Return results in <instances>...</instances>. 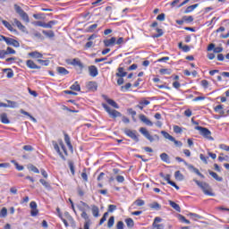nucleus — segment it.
Listing matches in <instances>:
<instances>
[{"label": "nucleus", "instance_id": "obj_11", "mask_svg": "<svg viewBox=\"0 0 229 229\" xmlns=\"http://www.w3.org/2000/svg\"><path fill=\"white\" fill-rule=\"evenodd\" d=\"M139 118L141 123H144V124H146V126H153V122H151V120H149L146 115L140 114Z\"/></svg>", "mask_w": 229, "mask_h": 229}, {"label": "nucleus", "instance_id": "obj_26", "mask_svg": "<svg viewBox=\"0 0 229 229\" xmlns=\"http://www.w3.org/2000/svg\"><path fill=\"white\" fill-rule=\"evenodd\" d=\"M161 135H163V137H165V139H167L170 141L174 140V137H173L171 134H169L165 131H161Z\"/></svg>", "mask_w": 229, "mask_h": 229}, {"label": "nucleus", "instance_id": "obj_8", "mask_svg": "<svg viewBox=\"0 0 229 229\" xmlns=\"http://www.w3.org/2000/svg\"><path fill=\"white\" fill-rule=\"evenodd\" d=\"M30 207L31 208L30 210V216L32 217H37V216H38V208H37V202L35 201H31L30 203Z\"/></svg>", "mask_w": 229, "mask_h": 229}, {"label": "nucleus", "instance_id": "obj_60", "mask_svg": "<svg viewBox=\"0 0 229 229\" xmlns=\"http://www.w3.org/2000/svg\"><path fill=\"white\" fill-rule=\"evenodd\" d=\"M201 85L204 89H208V81L207 80H202L201 81Z\"/></svg>", "mask_w": 229, "mask_h": 229}, {"label": "nucleus", "instance_id": "obj_56", "mask_svg": "<svg viewBox=\"0 0 229 229\" xmlns=\"http://www.w3.org/2000/svg\"><path fill=\"white\" fill-rule=\"evenodd\" d=\"M5 52L7 53V55H15V50L10 47H7Z\"/></svg>", "mask_w": 229, "mask_h": 229}, {"label": "nucleus", "instance_id": "obj_25", "mask_svg": "<svg viewBox=\"0 0 229 229\" xmlns=\"http://www.w3.org/2000/svg\"><path fill=\"white\" fill-rule=\"evenodd\" d=\"M198 6H199V4H195L193 5H190L186 8V10L184 11V13H191V12H194V10H196V8H198Z\"/></svg>", "mask_w": 229, "mask_h": 229}, {"label": "nucleus", "instance_id": "obj_23", "mask_svg": "<svg viewBox=\"0 0 229 229\" xmlns=\"http://www.w3.org/2000/svg\"><path fill=\"white\" fill-rule=\"evenodd\" d=\"M70 65H77L78 67L83 68V64L79 59H73L71 62H68Z\"/></svg>", "mask_w": 229, "mask_h": 229}, {"label": "nucleus", "instance_id": "obj_31", "mask_svg": "<svg viewBox=\"0 0 229 229\" xmlns=\"http://www.w3.org/2000/svg\"><path fill=\"white\" fill-rule=\"evenodd\" d=\"M106 103H108V105H110L111 106H113V108H119V105L116 104L113 99L110 98H105Z\"/></svg>", "mask_w": 229, "mask_h": 229}, {"label": "nucleus", "instance_id": "obj_6", "mask_svg": "<svg viewBox=\"0 0 229 229\" xmlns=\"http://www.w3.org/2000/svg\"><path fill=\"white\" fill-rule=\"evenodd\" d=\"M2 40H4V42L7 44V46H13V47H20L21 43L17 41L16 39H13L12 38H7L4 36H1Z\"/></svg>", "mask_w": 229, "mask_h": 229}, {"label": "nucleus", "instance_id": "obj_19", "mask_svg": "<svg viewBox=\"0 0 229 229\" xmlns=\"http://www.w3.org/2000/svg\"><path fill=\"white\" fill-rule=\"evenodd\" d=\"M91 212L94 217H99V208L98 206H91Z\"/></svg>", "mask_w": 229, "mask_h": 229}, {"label": "nucleus", "instance_id": "obj_21", "mask_svg": "<svg viewBox=\"0 0 229 229\" xmlns=\"http://www.w3.org/2000/svg\"><path fill=\"white\" fill-rule=\"evenodd\" d=\"M57 72H59L61 76H67V74H69V71L62 66L57 67Z\"/></svg>", "mask_w": 229, "mask_h": 229}, {"label": "nucleus", "instance_id": "obj_51", "mask_svg": "<svg viewBox=\"0 0 229 229\" xmlns=\"http://www.w3.org/2000/svg\"><path fill=\"white\" fill-rule=\"evenodd\" d=\"M159 72L160 74H171L172 71L171 69H160Z\"/></svg>", "mask_w": 229, "mask_h": 229}, {"label": "nucleus", "instance_id": "obj_16", "mask_svg": "<svg viewBox=\"0 0 229 229\" xmlns=\"http://www.w3.org/2000/svg\"><path fill=\"white\" fill-rule=\"evenodd\" d=\"M2 24H4V26L6 27L7 30H9V31H12L13 33H17V30H15L13 26H12V24H10V22H8L7 21L3 20Z\"/></svg>", "mask_w": 229, "mask_h": 229}, {"label": "nucleus", "instance_id": "obj_38", "mask_svg": "<svg viewBox=\"0 0 229 229\" xmlns=\"http://www.w3.org/2000/svg\"><path fill=\"white\" fill-rule=\"evenodd\" d=\"M28 169L30 171H32V173H36V174H38V173H40V171L38 170V168H37V166L33 165H28Z\"/></svg>", "mask_w": 229, "mask_h": 229}, {"label": "nucleus", "instance_id": "obj_14", "mask_svg": "<svg viewBox=\"0 0 229 229\" xmlns=\"http://www.w3.org/2000/svg\"><path fill=\"white\" fill-rule=\"evenodd\" d=\"M188 169L190 171H192L193 173H195V174H197L198 176H199L200 178H205V175H203L199 170L196 167H194V165H188Z\"/></svg>", "mask_w": 229, "mask_h": 229}, {"label": "nucleus", "instance_id": "obj_62", "mask_svg": "<svg viewBox=\"0 0 229 229\" xmlns=\"http://www.w3.org/2000/svg\"><path fill=\"white\" fill-rule=\"evenodd\" d=\"M6 55H8L6 50H1L0 51V58L1 59L6 58Z\"/></svg>", "mask_w": 229, "mask_h": 229}, {"label": "nucleus", "instance_id": "obj_33", "mask_svg": "<svg viewBox=\"0 0 229 229\" xmlns=\"http://www.w3.org/2000/svg\"><path fill=\"white\" fill-rule=\"evenodd\" d=\"M7 108H17L19 106V104L15 101L7 100Z\"/></svg>", "mask_w": 229, "mask_h": 229}, {"label": "nucleus", "instance_id": "obj_49", "mask_svg": "<svg viewBox=\"0 0 229 229\" xmlns=\"http://www.w3.org/2000/svg\"><path fill=\"white\" fill-rule=\"evenodd\" d=\"M171 142L174 143V145L177 148H182L183 146V143H182V141L176 140V139L174 138V140H172Z\"/></svg>", "mask_w": 229, "mask_h": 229}, {"label": "nucleus", "instance_id": "obj_48", "mask_svg": "<svg viewBox=\"0 0 229 229\" xmlns=\"http://www.w3.org/2000/svg\"><path fill=\"white\" fill-rule=\"evenodd\" d=\"M215 112L217 114H223V105H218L215 107Z\"/></svg>", "mask_w": 229, "mask_h": 229}, {"label": "nucleus", "instance_id": "obj_15", "mask_svg": "<svg viewBox=\"0 0 229 229\" xmlns=\"http://www.w3.org/2000/svg\"><path fill=\"white\" fill-rule=\"evenodd\" d=\"M26 65L29 69H41V67L37 65L33 60H27Z\"/></svg>", "mask_w": 229, "mask_h": 229}, {"label": "nucleus", "instance_id": "obj_32", "mask_svg": "<svg viewBox=\"0 0 229 229\" xmlns=\"http://www.w3.org/2000/svg\"><path fill=\"white\" fill-rule=\"evenodd\" d=\"M64 141L66 143V146H68L69 149H72V144H71V138L68 134L64 135Z\"/></svg>", "mask_w": 229, "mask_h": 229}, {"label": "nucleus", "instance_id": "obj_59", "mask_svg": "<svg viewBox=\"0 0 229 229\" xmlns=\"http://www.w3.org/2000/svg\"><path fill=\"white\" fill-rule=\"evenodd\" d=\"M220 149H223L224 151H229V146L225 144H220L219 145Z\"/></svg>", "mask_w": 229, "mask_h": 229}, {"label": "nucleus", "instance_id": "obj_5", "mask_svg": "<svg viewBox=\"0 0 229 229\" xmlns=\"http://www.w3.org/2000/svg\"><path fill=\"white\" fill-rule=\"evenodd\" d=\"M195 130H198L200 135H202V137H205V139H208V140H214V138L210 136L212 135V132L210 131V130L201 126L195 127Z\"/></svg>", "mask_w": 229, "mask_h": 229}, {"label": "nucleus", "instance_id": "obj_58", "mask_svg": "<svg viewBox=\"0 0 229 229\" xmlns=\"http://www.w3.org/2000/svg\"><path fill=\"white\" fill-rule=\"evenodd\" d=\"M115 210H117V206H115V205H109L108 206V212H114Z\"/></svg>", "mask_w": 229, "mask_h": 229}, {"label": "nucleus", "instance_id": "obj_61", "mask_svg": "<svg viewBox=\"0 0 229 229\" xmlns=\"http://www.w3.org/2000/svg\"><path fill=\"white\" fill-rule=\"evenodd\" d=\"M24 151H33V147L30 145H25L23 146Z\"/></svg>", "mask_w": 229, "mask_h": 229}, {"label": "nucleus", "instance_id": "obj_45", "mask_svg": "<svg viewBox=\"0 0 229 229\" xmlns=\"http://www.w3.org/2000/svg\"><path fill=\"white\" fill-rule=\"evenodd\" d=\"M68 165H69V168H70V171H71L72 174L74 176V174H75L74 163L72 161H69Z\"/></svg>", "mask_w": 229, "mask_h": 229}, {"label": "nucleus", "instance_id": "obj_39", "mask_svg": "<svg viewBox=\"0 0 229 229\" xmlns=\"http://www.w3.org/2000/svg\"><path fill=\"white\" fill-rule=\"evenodd\" d=\"M178 219L179 221H182V223H185L186 225H191V221L187 220V218H185V216H183L182 215H178Z\"/></svg>", "mask_w": 229, "mask_h": 229}, {"label": "nucleus", "instance_id": "obj_20", "mask_svg": "<svg viewBox=\"0 0 229 229\" xmlns=\"http://www.w3.org/2000/svg\"><path fill=\"white\" fill-rule=\"evenodd\" d=\"M160 158L163 162H165V164H171V159H169V155H167V153L160 154Z\"/></svg>", "mask_w": 229, "mask_h": 229}, {"label": "nucleus", "instance_id": "obj_37", "mask_svg": "<svg viewBox=\"0 0 229 229\" xmlns=\"http://www.w3.org/2000/svg\"><path fill=\"white\" fill-rule=\"evenodd\" d=\"M150 208H153L154 210H160L162 208V206L158 204V202H153L149 205Z\"/></svg>", "mask_w": 229, "mask_h": 229}, {"label": "nucleus", "instance_id": "obj_40", "mask_svg": "<svg viewBox=\"0 0 229 229\" xmlns=\"http://www.w3.org/2000/svg\"><path fill=\"white\" fill-rule=\"evenodd\" d=\"M175 179H177L179 182H182L183 180V174H182V172L176 171L174 174Z\"/></svg>", "mask_w": 229, "mask_h": 229}, {"label": "nucleus", "instance_id": "obj_9", "mask_svg": "<svg viewBox=\"0 0 229 229\" xmlns=\"http://www.w3.org/2000/svg\"><path fill=\"white\" fill-rule=\"evenodd\" d=\"M13 23L18 28V30H20V31H21L22 33H28L26 26H24L22 22H21V21L17 20V18L13 19Z\"/></svg>", "mask_w": 229, "mask_h": 229}, {"label": "nucleus", "instance_id": "obj_27", "mask_svg": "<svg viewBox=\"0 0 229 229\" xmlns=\"http://www.w3.org/2000/svg\"><path fill=\"white\" fill-rule=\"evenodd\" d=\"M125 224L127 225V227L131 229L133 226H135V222L131 218H126Z\"/></svg>", "mask_w": 229, "mask_h": 229}, {"label": "nucleus", "instance_id": "obj_1", "mask_svg": "<svg viewBox=\"0 0 229 229\" xmlns=\"http://www.w3.org/2000/svg\"><path fill=\"white\" fill-rule=\"evenodd\" d=\"M194 182L199 188L202 189L206 196H216V193L212 192V189L210 188V185H208V183L199 182L198 180H194Z\"/></svg>", "mask_w": 229, "mask_h": 229}, {"label": "nucleus", "instance_id": "obj_43", "mask_svg": "<svg viewBox=\"0 0 229 229\" xmlns=\"http://www.w3.org/2000/svg\"><path fill=\"white\" fill-rule=\"evenodd\" d=\"M130 89H131V83H127L121 87L122 92H126V90H130Z\"/></svg>", "mask_w": 229, "mask_h": 229}, {"label": "nucleus", "instance_id": "obj_50", "mask_svg": "<svg viewBox=\"0 0 229 229\" xmlns=\"http://www.w3.org/2000/svg\"><path fill=\"white\" fill-rule=\"evenodd\" d=\"M164 228H165L164 224L153 223V229H164Z\"/></svg>", "mask_w": 229, "mask_h": 229}, {"label": "nucleus", "instance_id": "obj_53", "mask_svg": "<svg viewBox=\"0 0 229 229\" xmlns=\"http://www.w3.org/2000/svg\"><path fill=\"white\" fill-rule=\"evenodd\" d=\"M116 228L117 229H124V222L123 221L117 222Z\"/></svg>", "mask_w": 229, "mask_h": 229}, {"label": "nucleus", "instance_id": "obj_30", "mask_svg": "<svg viewBox=\"0 0 229 229\" xmlns=\"http://www.w3.org/2000/svg\"><path fill=\"white\" fill-rule=\"evenodd\" d=\"M71 90H75L76 92H80L81 90V88L80 87L78 81H75L71 87Z\"/></svg>", "mask_w": 229, "mask_h": 229}, {"label": "nucleus", "instance_id": "obj_29", "mask_svg": "<svg viewBox=\"0 0 229 229\" xmlns=\"http://www.w3.org/2000/svg\"><path fill=\"white\" fill-rule=\"evenodd\" d=\"M157 34H154L152 37L153 38H160L162 35H164V30L162 29H156Z\"/></svg>", "mask_w": 229, "mask_h": 229}, {"label": "nucleus", "instance_id": "obj_36", "mask_svg": "<svg viewBox=\"0 0 229 229\" xmlns=\"http://www.w3.org/2000/svg\"><path fill=\"white\" fill-rule=\"evenodd\" d=\"M133 205H136V207H144L146 202L143 199H138L133 202Z\"/></svg>", "mask_w": 229, "mask_h": 229}, {"label": "nucleus", "instance_id": "obj_55", "mask_svg": "<svg viewBox=\"0 0 229 229\" xmlns=\"http://www.w3.org/2000/svg\"><path fill=\"white\" fill-rule=\"evenodd\" d=\"M157 20L160 21L161 22H163V21H165V13H161V14L157 15Z\"/></svg>", "mask_w": 229, "mask_h": 229}, {"label": "nucleus", "instance_id": "obj_7", "mask_svg": "<svg viewBox=\"0 0 229 229\" xmlns=\"http://www.w3.org/2000/svg\"><path fill=\"white\" fill-rule=\"evenodd\" d=\"M124 133L125 135H127V137H130V139H132V140H134L135 142H139V136H137V131L125 129Z\"/></svg>", "mask_w": 229, "mask_h": 229}, {"label": "nucleus", "instance_id": "obj_12", "mask_svg": "<svg viewBox=\"0 0 229 229\" xmlns=\"http://www.w3.org/2000/svg\"><path fill=\"white\" fill-rule=\"evenodd\" d=\"M52 144H53L54 149H55L59 157H61L63 160H65V156L62 154V151H60V146H58V143L56 141H52Z\"/></svg>", "mask_w": 229, "mask_h": 229}, {"label": "nucleus", "instance_id": "obj_22", "mask_svg": "<svg viewBox=\"0 0 229 229\" xmlns=\"http://www.w3.org/2000/svg\"><path fill=\"white\" fill-rule=\"evenodd\" d=\"M126 74H128V72H124V68H123V67L118 68V72H116V76L118 78H124V76H126Z\"/></svg>", "mask_w": 229, "mask_h": 229}, {"label": "nucleus", "instance_id": "obj_10", "mask_svg": "<svg viewBox=\"0 0 229 229\" xmlns=\"http://www.w3.org/2000/svg\"><path fill=\"white\" fill-rule=\"evenodd\" d=\"M116 41H117V38H115V37H113L109 39H105L104 46L105 47H114V46H115Z\"/></svg>", "mask_w": 229, "mask_h": 229}, {"label": "nucleus", "instance_id": "obj_41", "mask_svg": "<svg viewBox=\"0 0 229 229\" xmlns=\"http://www.w3.org/2000/svg\"><path fill=\"white\" fill-rule=\"evenodd\" d=\"M114 223H115V217L110 216L107 222L108 228H112V226H114Z\"/></svg>", "mask_w": 229, "mask_h": 229}, {"label": "nucleus", "instance_id": "obj_18", "mask_svg": "<svg viewBox=\"0 0 229 229\" xmlns=\"http://www.w3.org/2000/svg\"><path fill=\"white\" fill-rule=\"evenodd\" d=\"M0 119L3 124H10V120L8 119V114H6V113L1 114Z\"/></svg>", "mask_w": 229, "mask_h": 229}, {"label": "nucleus", "instance_id": "obj_63", "mask_svg": "<svg viewBox=\"0 0 229 229\" xmlns=\"http://www.w3.org/2000/svg\"><path fill=\"white\" fill-rule=\"evenodd\" d=\"M151 102L149 100H141L140 101V105H142L143 106H148V105H150Z\"/></svg>", "mask_w": 229, "mask_h": 229}, {"label": "nucleus", "instance_id": "obj_47", "mask_svg": "<svg viewBox=\"0 0 229 229\" xmlns=\"http://www.w3.org/2000/svg\"><path fill=\"white\" fill-rule=\"evenodd\" d=\"M37 62L38 64H40L41 65H45L46 67H47V65H49V61H47V60L38 59Z\"/></svg>", "mask_w": 229, "mask_h": 229}, {"label": "nucleus", "instance_id": "obj_54", "mask_svg": "<svg viewBox=\"0 0 229 229\" xmlns=\"http://www.w3.org/2000/svg\"><path fill=\"white\" fill-rule=\"evenodd\" d=\"M174 133H182V127H180L178 125H174Z\"/></svg>", "mask_w": 229, "mask_h": 229}, {"label": "nucleus", "instance_id": "obj_57", "mask_svg": "<svg viewBox=\"0 0 229 229\" xmlns=\"http://www.w3.org/2000/svg\"><path fill=\"white\" fill-rule=\"evenodd\" d=\"M116 182H118V183H123L124 182V176L117 175L116 176Z\"/></svg>", "mask_w": 229, "mask_h": 229}, {"label": "nucleus", "instance_id": "obj_42", "mask_svg": "<svg viewBox=\"0 0 229 229\" xmlns=\"http://www.w3.org/2000/svg\"><path fill=\"white\" fill-rule=\"evenodd\" d=\"M56 24V21H50L47 23H45V28L51 29Z\"/></svg>", "mask_w": 229, "mask_h": 229}, {"label": "nucleus", "instance_id": "obj_64", "mask_svg": "<svg viewBox=\"0 0 229 229\" xmlns=\"http://www.w3.org/2000/svg\"><path fill=\"white\" fill-rule=\"evenodd\" d=\"M214 53H223V47H216L214 48Z\"/></svg>", "mask_w": 229, "mask_h": 229}, {"label": "nucleus", "instance_id": "obj_34", "mask_svg": "<svg viewBox=\"0 0 229 229\" xmlns=\"http://www.w3.org/2000/svg\"><path fill=\"white\" fill-rule=\"evenodd\" d=\"M39 182L44 185L45 189H47V191H51V184H49V182H47L46 180L44 179H40Z\"/></svg>", "mask_w": 229, "mask_h": 229}, {"label": "nucleus", "instance_id": "obj_44", "mask_svg": "<svg viewBox=\"0 0 229 229\" xmlns=\"http://www.w3.org/2000/svg\"><path fill=\"white\" fill-rule=\"evenodd\" d=\"M6 216H8V209L3 208L0 211V217H6Z\"/></svg>", "mask_w": 229, "mask_h": 229}, {"label": "nucleus", "instance_id": "obj_4", "mask_svg": "<svg viewBox=\"0 0 229 229\" xmlns=\"http://www.w3.org/2000/svg\"><path fill=\"white\" fill-rule=\"evenodd\" d=\"M103 108L107 112V114L110 115V117H113V119H115L116 117H123V114L121 112L112 109L108 106L106 104H102Z\"/></svg>", "mask_w": 229, "mask_h": 229}, {"label": "nucleus", "instance_id": "obj_46", "mask_svg": "<svg viewBox=\"0 0 229 229\" xmlns=\"http://www.w3.org/2000/svg\"><path fill=\"white\" fill-rule=\"evenodd\" d=\"M34 26H38L39 28H46V22L44 21H34Z\"/></svg>", "mask_w": 229, "mask_h": 229}, {"label": "nucleus", "instance_id": "obj_35", "mask_svg": "<svg viewBox=\"0 0 229 229\" xmlns=\"http://www.w3.org/2000/svg\"><path fill=\"white\" fill-rule=\"evenodd\" d=\"M42 33L46 37H48V38H53V37H55V32L53 30H43Z\"/></svg>", "mask_w": 229, "mask_h": 229}, {"label": "nucleus", "instance_id": "obj_2", "mask_svg": "<svg viewBox=\"0 0 229 229\" xmlns=\"http://www.w3.org/2000/svg\"><path fill=\"white\" fill-rule=\"evenodd\" d=\"M14 10L16 13H18V15L21 17V21H23V22H27V23L30 22V16L27 14L26 12H24L21 6L15 4Z\"/></svg>", "mask_w": 229, "mask_h": 229}, {"label": "nucleus", "instance_id": "obj_13", "mask_svg": "<svg viewBox=\"0 0 229 229\" xmlns=\"http://www.w3.org/2000/svg\"><path fill=\"white\" fill-rule=\"evenodd\" d=\"M89 76H92V78H96V76L99 74V72H98V67H96L95 65L89 66Z\"/></svg>", "mask_w": 229, "mask_h": 229}, {"label": "nucleus", "instance_id": "obj_52", "mask_svg": "<svg viewBox=\"0 0 229 229\" xmlns=\"http://www.w3.org/2000/svg\"><path fill=\"white\" fill-rule=\"evenodd\" d=\"M96 28H98V24H97V23L92 24V25H90V26L88 28V31H89V33H92V32L94 31V30H96Z\"/></svg>", "mask_w": 229, "mask_h": 229}, {"label": "nucleus", "instance_id": "obj_17", "mask_svg": "<svg viewBox=\"0 0 229 229\" xmlns=\"http://www.w3.org/2000/svg\"><path fill=\"white\" fill-rule=\"evenodd\" d=\"M168 203H169L170 207H172V208L176 210V212H182V208H180V205H178L176 202H174L173 200H169Z\"/></svg>", "mask_w": 229, "mask_h": 229}, {"label": "nucleus", "instance_id": "obj_28", "mask_svg": "<svg viewBox=\"0 0 229 229\" xmlns=\"http://www.w3.org/2000/svg\"><path fill=\"white\" fill-rule=\"evenodd\" d=\"M209 174L210 176H212L215 180H216V182H223V177H220L219 175H217L216 173L213 172V171H209Z\"/></svg>", "mask_w": 229, "mask_h": 229}, {"label": "nucleus", "instance_id": "obj_3", "mask_svg": "<svg viewBox=\"0 0 229 229\" xmlns=\"http://www.w3.org/2000/svg\"><path fill=\"white\" fill-rule=\"evenodd\" d=\"M140 133H141L149 142H155V140H160V137L157 134L152 136L149 131L144 127L140 128Z\"/></svg>", "mask_w": 229, "mask_h": 229}, {"label": "nucleus", "instance_id": "obj_24", "mask_svg": "<svg viewBox=\"0 0 229 229\" xmlns=\"http://www.w3.org/2000/svg\"><path fill=\"white\" fill-rule=\"evenodd\" d=\"M30 58H42L44 55L38 51L29 53Z\"/></svg>", "mask_w": 229, "mask_h": 229}]
</instances>
